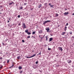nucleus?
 I'll return each instance as SVG.
<instances>
[{
	"label": "nucleus",
	"mask_w": 74,
	"mask_h": 74,
	"mask_svg": "<svg viewBox=\"0 0 74 74\" xmlns=\"http://www.w3.org/2000/svg\"><path fill=\"white\" fill-rule=\"evenodd\" d=\"M0 14H1V13Z\"/></svg>",
	"instance_id": "8fccbe9b"
},
{
	"label": "nucleus",
	"mask_w": 74,
	"mask_h": 74,
	"mask_svg": "<svg viewBox=\"0 0 74 74\" xmlns=\"http://www.w3.org/2000/svg\"><path fill=\"white\" fill-rule=\"evenodd\" d=\"M50 7L52 8L53 7V5H51Z\"/></svg>",
	"instance_id": "c85d7f7f"
},
{
	"label": "nucleus",
	"mask_w": 74,
	"mask_h": 74,
	"mask_svg": "<svg viewBox=\"0 0 74 74\" xmlns=\"http://www.w3.org/2000/svg\"><path fill=\"white\" fill-rule=\"evenodd\" d=\"M39 37H40V36H39Z\"/></svg>",
	"instance_id": "3c124183"
},
{
	"label": "nucleus",
	"mask_w": 74,
	"mask_h": 74,
	"mask_svg": "<svg viewBox=\"0 0 74 74\" xmlns=\"http://www.w3.org/2000/svg\"><path fill=\"white\" fill-rule=\"evenodd\" d=\"M17 59H21V56H18L17 57Z\"/></svg>",
	"instance_id": "1a4fd4ad"
},
{
	"label": "nucleus",
	"mask_w": 74,
	"mask_h": 74,
	"mask_svg": "<svg viewBox=\"0 0 74 74\" xmlns=\"http://www.w3.org/2000/svg\"><path fill=\"white\" fill-rule=\"evenodd\" d=\"M65 10H67V9H65Z\"/></svg>",
	"instance_id": "de8ad7c7"
},
{
	"label": "nucleus",
	"mask_w": 74,
	"mask_h": 74,
	"mask_svg": "<svg viewBox=\"0 0 74 74\" xmlns=\"http://www.w3.org/2000/svg\"><path fill=\"white\" fill-rule=\"evenodd\" d=\"M71 38H73V39H74V36H72L71 37Z\"/></svg>",
	"instance_id": "473e14b6"
},
{
	"label": "nucleus",
	"mask_w": 74,
	"mask_h": 74,
	"mask_svg": "<svg viewBox=\"0 0 74 74\" xmlns=\"http://www.w3.org/2000/svg\"><path fill=\"white\" fill-rule=\"evenodd\" d=\"M22 72H23V71H21L20 72V73H22Z\"/></svg>",
	"instance_id": "393cba45"
},
{
	"label": "nucleus",
	"mask_w": 74,
	"mask_h": 74,
	"mask_svg": "<svg viewBox=\"0 0 74 74\" xmlns=\"http://www.w3.org/2000/svg\"><path fill=\"white\" fill-rule=\"evenodd\" d=\"M9 74H10V73H9Z\"/></svg>",
	"instance_id": "864d4df0"
},
{
	"label": "nucleus",
	"mask_w": 74,
	"mask_h": 74,
	"mask_svg": "<svg viewBox=\"0 0 74 74\" xmlns=\"http://www.w3.org/2000/svg\"><path fill=\"white\" fill-rule=\"evenodd\" d=\"M45 38H46V41H47V40H48V36H47L45 37Z\"/></svg>",
	"instance_id": "6ab92c4d"
},
{
	"label": "nucleus",
	"mask_w": 74,
	"mask_h": 74,
	"mask_svg": "<svg viewBox=\"0 0 74 74\" xmlns=\"http://www.w3.org/2000/svg\"><path fill=\"white\" fill-rule=\"evenodd\" d=\"M9 20H10V21L11 20V19H9Z\"/></svg>",
	"instance_id": "c03bdc74"
},
{
	"label": "nucleus",
	"mask_w": 74,
	"mask_h": 74,
	"mask_svg": "<svg viewBox=\"0 0 74 74\" xmlns=\"http://www.w3.org/2000/svg\"><path fill=\"white\" fill-rule=\"evenodd\" d=\"M20 15H18V18H20Z\"/></svg>",
	"instance_id": "c756f323"
},
{
	"label": "nucleus",
	"mask_w": 74,
	"mask_h": 74,
	"mask_svg": "<svg viewBox=\"0 0 74 74\" xmlns=\"http://www.w3.org/2000/svg\"><path fill=\"white\" fill-rule=\"evenodd\" d=\"M58 49H59V50H60V51H63V49H62V48L61 47H59L58 48Z\"/></svg>",
	"instance_id": "39448f33"
},
{
	"label": "nucleus",
	"mask_w": 74,
	"mask_h": 74,
	"mask_svg": "<svg viewBox=\"0 0 74 74\" xmlns=\"http://www.w3.org/2000/svg\"><path fill=\"white\" fill-rule=\"evenodd\" d=\"M23 29H26L27 27L25 25V23H23L22 26Z\"/></svg>",
	"instance_id": "f257e3e1"
},
{
	"label": "nucleus",
	"mask_w": 74,
	"mask_h": 74,
	"mask_svg": "<svg viewBox=\"0 0 74 74\" xmlns=\"http://www.w3.org/2000/svg\"><path fill=\"white\" fill-rule=\"evenodd\" d=\"M33 37H34V38H35V37H34V36H33Z\"/></svg>",
	"instance_id": "09e8293b"
},
{
	"label": "nucleus",
	"mask_w": 74,
	"mask_h": 74,
	"mask_svg": "<svg viewBox=\"0 0 74 74\" xmlns=\"http://www.w3.org/2000/svg\"><path fill=\"white\" fill-rule=\"evenodd\" d=\"M36 64H38V61H36Z\"/></svg>",
	"instance_id": "2f4dec72"
},
{
	"label": "nucleus",
	"mask_w": 74,
	"mask_h": 74,
	"mask_svg": "<svg viewBox=\"0 0 74 74\" xmlns=\"http://www.w3.org/2000/svg\"><path fill=\"white\" fill-rule=\"evenodd\" d=\"M70 34H72V33L71 32V33H70Z\"/></svg>",
	"instance_id": "37998d69"
},
{
	"label": "nucleus",
	"mask_w": 74,
	"mask_h": 74,
	"mask_svg": "<svg viewBox=\"0 0 74 74\" xmlns=\"http://www.w3.org/2000/svg\"><path fill=\"white\" fill-rule=\"evenodd\" d=\"M35 32H32V34H35Z\"/></svg>",
	"instance_id": "aec40b11"
},
{
	"label": "nucleus",
	"mask_w": 74,
	"mask_h": 74,
	"mask_svg": "<svg viewBox=\"0 0 74 74\" xmlns=\"http://www.w3.org/2000/svg\"><path fill=\"white\" fill-rule=\"evenodd\" d=\"M32 74L30 73V74Z\"/></svg>",
	"instance_id": "603ef678"
},
{
	"label": "nucleus",
	"mask_w": 74,
	"mask_h": 74,
	"mask_svg": "<svg viewBox=\"0 0 74 74\" xmlns=\"http://www.w3.org/2000/svg\"><path fill=\"white\" fill-rule=\"evenodd\" d=\"M42 6V5H41V4L39 5L38 6V8H41V7Z\"/></svg>",
	"instance_id": "4468645a"
},
{
	"label": "nucleus",
	"mask_w": 74,
	"mask_h": 74,
	"mask_svg": "<svg viewBox=\"0 0 74 74\" xmlns=\"http://www.w3.org/2000/svg\"><path fill=\"white\" fill-rule=\"evenodd\" d=\"M9 60H8L7 62V63H9Z\"/></svg>",
	"instance_id": "c9c22d12"
},
{
	"label": "nucleus",
	"mask_w": 74,
	"mask_h": 74,
	"mask_svg": "<svg viewBox=\"0 0 74 74\" xmlns=\"http://www.w3.org/2000/svg\"><path fill=\"white\" fill-rule=\"evenodd\" d=\"M66 30H67V27H65L64 29V30H65V31H66Z\"/></svg>",
	"instance_id": "f3484780"
},
{
	"label": "nucleus",
	"mask_w": 74,
	"mask_h": 74,
	"mask_svg": "<svg viewBox=\"0 0 74 74\" xmlns=\"http://www.w3.org/2000/svg\"><path fill=\"white\" fill-rule=\"evenodd\" d=\"M22 42H25V40H22Z\"/></svg>",
	"instance_id": "b1692460"
},
{
	"label": "nucleus",
	"mask_w": 74,
	"mask_h": 74,
	"mask_svg": "<svg viewBox=\"0 0 74 74\" xmlns=\"http://www.w3.org/2000/svg\"><path fill=\"white\" fill-rule=\"evenodd\" d=\"M30 38V36L29 35L27 37V38Z\"/></svg>",
	"instance_id": "5701e85b"
},
{
	"label": "nucleus",
	"mask_w": 74,
	"mask_h": 74,
	"mask_svg": "<svg viewBox=\"0 0 74 74\" xmlns=\"http://www.w3.org/2000/svg\"><path fill=\"white\" fill-rule=\"evenodd\" d=\"M18 69H19V70H21V69H22V66H19L18 67Z\"/></svg>",
	"instance_id": "ddd939ff"
},
{
	"label": "nucleus",
	"mask_w": 74,
	"mask_h": 74,
	"mask_svg": "<svg viewBox=\"0 0 74 74\" xmlns=\"http://www.w3.org/2000/svg\"><path fill=\"white\" fill-rule=\"evenodd\" d=\"M39 33H42V31L40 30L38 31Z\"/></svg>",
	"instance_id": "dca6fc26"
},
{
	"label": "nucleus",
	"mask_w": 74,
	"mask_h": 74,
	"mask_svg": "<svg viewBox=\"0 0 74 74\" xmlns=\"http://www.w3.org/2000/svg\"><path fill=\"white\" fill-rule=\"evenodd\" d=\"M46 30H47V32H48L49 30L50 29L49 28H47L46 29Z\"/></svg>",
	"instance_id": "423d86ee"
},
{
	"label": "nucleus",
	"mask_w": 74,
	"mask_h": 74,
	"mask_svg": "<svg viewBox=\"0 0 74 74\" xmlns=\"http://www.w3.org/2000/svg\"><path fill=\"white\" fill-rule=\"evenodd\" d=\"M36 56V54H34L32 56H31V58H33V57H34V56Z\"/></svg>",
	"instance_id": "9b49d317"
},
{
	"label": "nucleus",
	"mask_w": 74,
	"mask_h": 74,
	"mask_svg": "<svg viewBox=\"0 0 74 74\" xmlns=\"http://www.w3.org/2000/svg\"><path fill=\"white\" fill-rule=\"evenodd\" d=\"M58 16H59V14H58V13L56 14V17Z\"/></svg>",
	"instance_id": "f8f14e48"
},
{
	"label": "nucleus",
	"mask_w": 74,
	"mask_h": 74,
	"mask_svg": "<svg viewBox=\"0 0 74 74\" xmlns=\"http://www.w3.org/2000/svg\"><path fill=\"white\" fill-rule=\"evenodd\" d=\"M2 44L3 45H4V43H2Z\"/></svg>",
	"instance_id": "4c0bfd02"
},
{
	"label": "nucleus",
	"mask_w": 74,
	"mask_h": 74,
	"mask_svg": "<svg viewBox=\"0 0 74 74\" xmlns=\"http://www.w3.org/2000/svg\"><path fill=\"white\" fill-rule=\"evenodd\" d=\"M51 5V3H49V5Z\"/></svg>",
	"instance_id": "72a5a7b5"
},
{
	"label": "nucleus",
	"mask_w": 74,
	"mask_h": 74,
	"mask_svg": "<svg viewBox=\"0 0 74 74\" xmlns=\"http://www.w3.org/2000/svg\"><path fill=\"white\" fill-rule=\"evenodd\" d=\"M28 30L27 29L25 30V33H27V34H28V35H30V34H31V33L30 32H28Z\"/></svg>",
	"instance_id": "f03ea898"
},
{
	"label": "nucleus",
	"mask_w": 74,
	"mask_h": 74,
	"mask_svg": "<svg viewBox=\"0 0 74 74\" xmlns=\"http://www.w3.org/2000/svg\"><path fill=\"white\" fill-rule=\"evenodd\" d=\"M40 38H42V37H41Z\"/></svg>",
	"instance_id": "49530a36"
},
{
	"label": "nucleus",
	"mask_w": 74,
	"mask_h": 74,
	"mask_svg": "<svg viewBox=\"0 0 74 74\" xmlns=\"http://www.w3.org/2000/svg\"><path fill=\"white\" fill-rule=\"evenodd\" d=\"M9 22H10V21H9V20H8V23H9Z\"/></svg>",
	"instance_id": "58836bf2"
},
{
	"label": "nucleus",
	"mask_w": 74,
	"mask_h": 74,
	"mask_svg": "<svg viewBox=\"0 0 74 74\" xmlns=\"http://www.w3.org/2000/svg\"><path fill=\"white\" fill-rule=\"evenodd\" d=\"M48 5V3H46L45 4V5Z\"/></svg>",
	"instance_id": "a878e982"
},
{
	"label": "nucleus",
	"mask_w": 74,
	"mask_h": 74,
	"mask_svg": "<svg viewBox=\"0 0 74 74\" xmlns=\"http://www.w3.org/2000/svg\"><path fill=\"white\" fill-rule=\"evenodd\" d=\"M51 22V21L50 20L46 21L43 23V25H45L46 23H48V22Z\"/></svg>",
	"instance_id": "7ed1b4c3"
},
{
	"label": "nucleus",
	"mask_w": 74,
	"mask_h": 74,
	"mask_svg": "<svg viewBox=\"0 0 74 74\" xmlns=\"http://www.w3.org/2000/svg\"><path fill=\"white\" fill-rule=\"evenodd\" d=\"M27 4V3H24V5H26Z\"/></svg>",
	"instance_id": "e433bc0d"
},
{
	"label": "nucleus",
	"mask_w": 74,
	"mask_h": 74,
	"mask_svg": "<svg viewBox=\"0 0 74 74\" xmlns=\"http://www.w3.org/2000/svg\"><path fill=\"white\" fill-rule=\"evenodd\" d=\"M73 15H74V13L72 14Z\"/></svg>",
	"instance_id": "a19ab883"
},
{
	"label": "nucleus",
	"mask_w": 74,
	"mask_h": 74,
	"mask_svg": "<svg viewBox=\"0 0 74 74\" xmlns=\"http://www.w3.org/2000/svg\"><path fill=\"white\" fill-rule=\"evenodd\" d=\"M0 59H3V58L2 57H0Z\"/></svg>",
	"instance_id": "f704fd0d"
},
{
	"label": "nucleus",
	"mask_w": 74,
	"mask_h": 74,
	"mask_svg": "<svg viewBox=\"0 0 74 74\" xmlns=\"http://www.w3.org/2000/svg\"><path fill=\"white\" fill-rule=\"evenodd\" d=\"M69 25V23H66V25H65V26H68Z\"/></svg>",
	"instance_id": "4be33fe9"
},
{
	"label": "nucleus",
	"mask_w": 74,
	"mask_h": 74,
	"mask_svg": "<svg viewBox=\"0 0 74 74\" xmlns=\"http://www.w3.org/2000/svg\"><path fill=\"white\" fill-rule=\"evenodd\" d=\"M41 52H40L39 53H38V55H41Z\"/></svg>",
	"instance_id": "7c9ffc66"
},
{
	"label": "nucleus",
	"mask_w": 74,
	"mask_h": 74,
	"mask_svg": "<svg viewBox=\"0 0 74 74\" xmlns=\"http://www.w3.org/2000/svg\"><path fill=\"white\" fill-rule=\"evenodd\" d=\"M48 49L49 50V51H50V50H51V48H48Z\"/></svg>",
	"instance_id": "cd10ccee"
},
{
	"label": "nucleus",
	"mask_w": 74,
	"mask_h": 74,
	"mask_svg": "<svg viewBox=\"0 0 74 74\" xmlns=\"http://www.w3.org/2000/svg\"><path fill=\"white\" fill-rule=\"evenodd\" d=\"M13 66H14V65L13 64L12 65V66H10V68H11V67H13Z\"/></svg>",
	"instance_id": "bb28decb"
},
{
	"label": "nucleus",
	"mask_w": 74,
	"mask_h": 74,
	"mask_svg": "<svg viewBox=\"0 0 74 74\" xmlns=\"http://www.w3.org/2000/svg\"><path fill=\"white\" fill-rule=\"evenodd\" d=\"M26 58H31V57L30 56V57H28V56H27Z\"/></svg>",
	"instance_id": "412c9836"
},
{
	"label": "nucleus",
	"mask_w": 74,
	"mask_h": 74,
	"mask_svg": "<svg viewBox=\"0 0 74 74\" xmlns=\"http://www.w3.org/2000/svg\"><path fill=\"white\" fill-rule=\"evenodd\" d=\"M65 33H66V32H62V33L61 34L63 36H64L65 34Z\"/></svg>",
	"instance_id": "9d476101"
},
{
	"label": "nucleus",
	"mask_w": 74,
	"mask_h": 74,
	"mask_svg": "<svg viewBox=\"0 0 74 74\" xmlns=\"http://www.w3.org/2000/svg\"><path fill=\"white\" fill-rule=\"evenodd\" d=\"M32 52H34V50H32Z\"/></svg>",
	"instance_id": "a18cd8bd"
},
{
	"label": "nucleus",
	"mask_w": 74,
	"mask_h": 74,
	"mask_svg": "<svg viewBox=\"0 0 74 74\" xmlns=\"http://www.w3.org/2000/svg\"><path fill=\"white\" fill-rule=\"evenodd\" d=\"M2 67H3V66L0 65V69H2Z\"/></svg>",
	"instance_id": "a211bd4d"
},
{
	"label": "nucleus",
	"mask_w": 74,
	"mask_h": 74,
	"mask_svg": "<svg viewBox=\"0 0 74 74\" xmlns=\"http://www.w3.org/2000/svg\"><path fill=\"white\" fill-rule=\"evenodd\" d=\"M18 25H19V26H20V25H21V24L19 23L18 24Z\"/></svg>",
	"instance_id": "ea45409f"
},
{
	"label": "nucleus",
	"mask_w": 74,
	"mask_h": 74,
	"mask_svg": "<svg viewBox=\"0 0 74 74\" xmlns=\"http://www.w3.org/2000/svg\"><path fill=\"white\" fill-rule=\"evenodd\" d=\"M34 69H36V67L34 68V67H33Z\"/></svg>",
	"instance_id": "79ce46f5"
},
{
	"label": "nucleus",
	"mask_w": 74,
	"mask_h": 74,
	"mask_svg": "<svg viewBox=\"0 0 74 74\" xmlns=\"http://www.w3.org/2000/svg\"><path fill=\"white\" fill-rule=\"evenodd\" d=\"M67 63H71V61L70 60H67Z\"/></svg>",
	"instance_id": "20e7f679"
},
{
	"label": "nucleus",
	"mask_w": 74,
	"mask_h": 74,
	"mask_svg": "<svg viewBox=\"0 0 74 74\" xmlns=\"http://www.w3.org/2000/svg\"><path fill=\"white\" fill-rule=\"evenodd\" d=\"M52 40H53V38H49V42H51V41H52Z\"/></svg>",
	"instance_id": "6e6552de"
},
{
	"label": "nucleus",
	"mask_w": 74,
	"mask_h": 74,
	"mask_svg": "<svg viewBox=\"0 0 74 74\" xmlns=\"http://www.w3.org/2000/svg\"><path fill=\"white\" fill-rule=\"evenodd\" d=\"M69 13V12H65V13H64V15H68Z\"/></svg>",
	"instance_id": "0eeeda50"
},
{
	"label": "nucleus",
	"mask_w": 74,
	"mask_h": 74,
	"mask_svg": "<svg viewBox=\"0 0 74 74\" xmlns=\"http://www.w3.org/2000/svg\"><path fill=\"white\" fill-rule=\"evenodd\" d=\"M14 3L13 2H12V3H9V5H11L12 4V3Z\"/></svg>",
	"instance_id": "2eb2a0df"
}]
</instances>
